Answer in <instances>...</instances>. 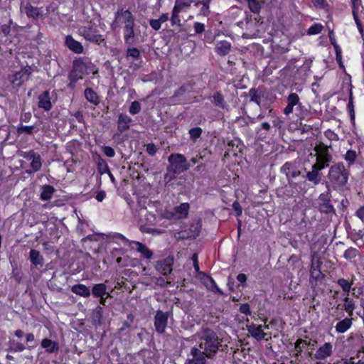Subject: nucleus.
Masks as SVG:
<instances>
[{
  "label": "nucleus",
  "mask_w": 364,
  "mask_h": 364,
  "mask_svg": "<svg viewBox=\"0 0 364 364\" xmlns=\"http://www.w3.org/2000/svg\"><path fill=\"white\" fill-rule=\"evenodd\" d=\"M95 257H91L87 252V257L89 262L92 264L93 272L107 271L109 268L117 269V267H127L129 264V257L122 256L124 252H94Z\"/></svg>",
  "instance_id": "f257e3e1"
},
{
  "label": "nucleus",
  "mask_w": 364,
  "mask_h": 364,
  "mask_svg": "<svg viewBox=\"0 0 364 364\" xmlns=\"http://www.w3.org/2000/svg\"><path fill=\"white\" fill-rule=\"evenodd\" d=\"M119 22L123 25V38L127 45L136 43L138 29L136 28V18L129 9H119L114 13V22Z\"/></svg>",
  "instance_id": "f03ea898"
},
{
  "label": "nucleus",
  "mask_w": 364,
  "mask_h": 364,
  "mask_svg": "<svg viewBox=\"0 0 364 364\" xmlns=\"http://www.w3.org/2000/svg\"><path fill=\"white\" fill-rule=\"evenodd\" d=\"M222 339L210 328H203L197 347L206 354L208 359L214 358L222 346Z\"/></svg>",
  "instance_id": "7ed1b4c3"
},
{
  "label": "nucleus",
  "mask_w": 364,
  "mask_h": 364,
  "mask_svg": "<svg viewBox=\"0 0 364 364\" xmlns=\"http://www.w3.org/2000/svg\"><path fill=\"white\" fill-rule=\"evenodd\" d=\"M349 176V169L342 162H338L330 167L328 178L332 186L337 189L346 185Z\"/></svg>",
  "instance_id": "20e7f679"
},
{
  "label": "nucleus",
  "mask_w": 364,
  "mask_h": 364,
  "mask_svg": "<svg viewBox=\"0 0 364 364\" xmlns=\"http://www.w3.org/2000/svg\"><path fill=\"white\" fill-rule=\"evenodd\" d=\"M168 162L170 165L167 167L166 178L169 176L170 180L175 178L177 174L187 171L191 167L186 158L181 154H171L168 157Z\"/></svg>",
  "instance_id": "39448f33"
},
{
  "label": "nucleus",
  "mask_w": 364,
  "mask_h": 364,
  "mask_svg": "<svg viewBox=\"0 0 364 364\" xmlns=\"http://www.w3.org/2000/svg\"><path fill=\"white\" fill-rule=\"evenodd\" d=\"M311 264L310 268L309 283L311 287L315 289L319 283H321L324 279V274L321 272V267L322 261L318 255L319 252H312Z\"/></svg>",
  "instance_id": "423d86ee"
},
{
  "label": "nucleus",
  "mask_w": 364,
  "mask_h": 364,
  "mask_svg": "<svg viewBox=\"0 0 364 364\" xmlns=\"http://www.w3.org/2000/svg\"><path fill=\"white\" fill-rule=\"evenodd\" d=\"M31 75V68L25 67L18 71H16L8 75V80L11 83L12 87L18 90L24 83L28 80Z\"/></svg>",
  "instance_id": "0eeeda50"
},
{
  "label": "nucleus",
  "mask_w": 364,
  "mask_h": 364,
  "mask_svg": "<svg viewBox=\"0 0 364 364\" xmlns=\"http://www.w3.org/2000/svg\"><path fill=\"white\" fill-rule=\"evenodd\" d=\"M78 32L86 41L92 43L100 45L102 42L105 41L97 28L91 23H89L87 26L80 27Z\"/></svg>",
  "instance_id": "6e6552de"
},
{
  "label": "nucleus",
  "mask_w": 364,
  "mask_h": 364,
  "mask_svg": "<svg viewBox=\"0 0 364 364\" xmlns=\"http://www.w3.org/2000/svg\"><path fill=\"white\" fill-rule=\"evenodd\" d=\"M316 151V162L314 164L322 168H325L329 166V163L332 161L333 156L329 152L328 147L320 143L314 147Z\"/></svg>",
  "instance_id": "1a4fd4ad"
},
{
  "label": "nucleus",
  "mask_w": 364,
  "mask_h": 364,
  "mask_svg": "<svg viewBox=\"0 0 364 364\" xmlns=\"http://www.w3.org/2000/svg\"><path fill=\"white\" fill-rule=\"evenodd\" d=\"M201 228V220L200 218H195L192 220L188 229L178 233V238L183 240L196 238L199 235Z\"/></svg>",
  "instance_id": "9d476101"
},
{
  "label": "nucleus",
  "mask_w": 364,
  "mask_h": 364,
  "mask_svg": "<svg viewBox=\"0 0 364 364\" xmlns=\"http://www.w3.org/2000/svg\"><path fill=\"white\" fill-rule=\"evenodd\" d=\"M281 172L286 175L288 183L291 187H296V183L293 181L294 178L301 176V171L296 167V166L291 162H286L281 167Z\"/></svg>",
  "instance_id": "9b49d317"
},
{
  "label": "nucleus",
  "mask_w": 364,
  "mask_h": 364,
  "mask_svg": "<svg viewBox=\"0 0 364 364\" xmlns=\"http://www.w3.org/2000/svg\"><path fill=\"white\" fill-rule=\"evenodd\" d=\"M185 364H206L208 357L197 346L191 348Z\"/></svg>",
  "instance_id": "f8f14e48"
},
{
  "label": "nucleus",
  "mask_w": 364,
  "mask_h": 364,
  "mask_svg": "<svg viewBox=\"0 0 364 364\" xmlns=\"http://www.w3.org/2000/svg\"><path fill=\"white\" fill-rule=\"evenodd\" d=\"M113 240H116L115 242L122 245L124 248L129 247L132 250H149L142 243L134 240H129L121 234L114 235Z\"/></svg>",
  "instance_id": "ddd939ff"
},
{
  "label": "nucleus",
  "mask_w": 364,
  "mask_h": 364,
  "mask_svg": "<svg viewBox=\"0 0 364 364\" xmlns=\"http://www.w3.org/2000/svg\"><path fill=\"white\" fill-rule=\"evenodd\" d=\"M168 313L157 310L154 316V328L158 333H164L168 324Z\"/></svg>",
  "instance_id": "4468645a"
},
{
  "label": "nucleus",
  "mask_w": 364,
  "mask_h": 364,
  "mask_svg": "<svg viewBox=\"0 0 364 364\" xmlns=\"http://www.w3.org/2000/svg\"><path fill=\"white\" fill-rule=\"evenodd\" d=\"M173 257L168 256L162 260L156 262V269L164 276L170 274L173 270Z\"/></svg>",
  "instance_id": "2eb2a0df"
},
{
  "label": "nucleus",
  "mask_w": 364,
  "mask_h": 364,
  "mask_svg": "<svg viewBox=\"0 0 364 364\" xmlns=\"http://www.w3.org/2000/svg\"><path fill=\"white\" fill-rule=\"evenodd\" d=\"M191 87L188 85L181 86L171 97L170 100L174 104H186L187 99L184 97L186 92H190Z\"/></svg>",
  "instance_id": "dca6fc26"
},
{
  "label": "nucleus",
  "mask_w": 364,
  "mask_h": 364,
  "mask_svg": "<svg viewBox=\"0 0 364 364\" xmlns=\"http://www.w3.org/2000/svg\"><path fill=\"white\" fill-rule=\"evenodd\" d=\"M323 169L318 165H312L311 170L306 173V178L312 183L314 186H317L321 181L322 173L321 171Z\"/></svg>",
  "instance_id": "f3484780"
},
{
  "label": "nucleus",
  "mask_w": 364,
  "mask_h": 364,
  "mask_svg": "<svg viewBox=\"0 0 364 364\" xmlns=\"http://www.w3.org/2000/svg\"><path fill=\"white\" fill-rule=\"evenodd\" d=\"M332 353V344L329 342H326L317 349L314 355V358L316 360H325L330 357Z\"/></svg>",
  "instance_id": "a211bd4d"
},
{
  "label": "nucleus",
  "mask_w": 364,
  "mask_h": 364,
  "mask_svg": "<svg viewBox=\"0 0 364 364\" xmlns=\"http://www.w3.org/2000/svg\"><path fill=\"white\" fill-rule=\"evenodd\" d=\"M287 105L284 109V113L286 115H289L293 112L294 107H296V109H301V103L299 101V97L296 93H291L287 97Z\"/></svg>",
  "instance_id": "6ab92c4d"
},
{
  "label": "nucleus",
  "mask_w": 364,
  "mask_h": 364,
  "mask_svg": "<svg viewBox=\"0 0 364 364\" xmlns=\"http://www.w3.org/2000/svg\"><path fill=\"white\" fill-rule=\"evenodd\" d=\"M190 205L188 203H181L176 206L171 212V216L174 219H183L188 216Z\"/></svg>",
  "instance_id": "aec40b11"
},
{
  "label": "nucleus",
  "mask_w": 364,
  "mask_h": 364,
  "mask_svg": "<svg viewBox=\"0 0 364 364\" xmlns=\"http://www.w3.org/2000/svg\"><path fill=\"white\" fill-rule=\"evenodd\" d=\"M247 329L249 333L257 341H260L262 339H265L267 334L264 332L261 325L252 323L247 326Z\"/></svg>",
  "instance_id": "412c9836"
},
{
  "label": "nucleus",
  "mask_w": 364,
  "mask_h": 364,
  "mask_svg": "<svg viewBox=\"0 0 364 364\" xmlns=\"http://www.w3.org/2000/svg\"><path fill=\"white\" fill-rule=\"evenodd\" d=\"M210 100L213 105L223 109H228V105L225 100V97L220 91L215 92Z\"/></svg>",
  "instance_id": "4be33fe9"
},
{
  "label": "nucleus",
  "mask_w": 364,
  "mask_h": 364,
  "mask_svg": "<svg viewBox=\"0 0 364 364\" xmlns=\"http://www.w3.org/2000/svg\"><path fill=\"white\" fill-rule=\"evenodd\" d=\"M41 346L48 353H56L58 352L60 346L57 341L49 338H43L41 341Z\"/></svg>",
  "instance_id": "5701e85b"
},
{
  "label": "nucleus",
  "mask_w": 364,
  "mask_h": 364,
  "mask_svg": "<svg viewBox=\"0 0 364 364\" xmlns=\"http://www.w3.org/2000/svg\"><path fill=\"white\" fill-rule=\"evenodd\" d=\"M353 318L352 317L348 316L339 321L335 326L336 331L338 333H346L351 328L353 325Z\"/></svg>",
  "instance_id": "b1692460"
},
{
  "label": "nucleus",
  "mask_w": 364,
  "mask_h": 364,
  "mask_svg": "<svg viewBox=\"0 0 364 364\" xmlns=\"http://www.w3.org/2000/svg\"><path fill=\"white\" fill-rule=\"evenodd\" d=\"M132 122L130 117L124 114H119L117 120V129L122 133L129 129V124Z\"/></svg>",
  "instance_id": "393cba45"
},
{
  "label": "nucleus",
  "mask_w": 364,
  "mask_h": 364,
  "mask_svg": "<svg viewBox=\"0 0 364 364\" xmlns=\"http://www.w3.org/2000/svg\"><path fill=\"white\" fill-rule=\"evenodd\" d=\"M38 107L45 111H49L52 108V104L50 99V93L45 91L38 96Z\"/></svg>",
  "instance_id": "a878e982"
},
{
  "label": "nucleus",
  "mask_w": 364,
  "mask_h": 364,
  "mask_svg": "<svg viewBox=\"0 0 364 364\" xmlns=\"http://www.w3.org/2000/svg\"><path fill=\"white\" fill-rule=\"evenodd\" d=\"M65 45L70 50L75 53H82L83 52V46L82 44L75 41L71 36H66Z\"/></svg>",
  "instance_id": "bb28decb"
},
{
  "label": "nucleus",
  "mask_w": 364,
  "mask_h": 364,
  "mask_svg": "<svg viewBox=\"0 0 364 364\" xmlns=\"http://www.w3.org/2000/svg\"><path fill=\"white\" fill-rule=\"evenodd\" d=\"M24 12L29 17L33 19H38L43 16V10L27 4L23 8Z\"/></svg>",
  "instance_id": "cd10ccee"
},
{
  "label": "nucleus",
  "mask_w": 364,
  "mask_h": 364,
  "mask_svg": "<svg viewBox=\"0 0 364 364\" xmlns=\"http://www.w3.org/2000/svg\"><path fill=\"white\" fill-rule=\"evenodd\" d=\"M92 293L95 297L101 298V304H105L103 296L107 294V287L103 283L95 284L92 289Z\"/></svg>",
  "instance_id": "c85d7f7f"
},
{
  "label": "nucleus",
  "mask_w": 364,
  "mask_h": 364,
  "mask_svg": "<svg viewBox=\"0 0 364 364\" xmlns=\"http://www.w3.org/2000/svg\"><path fill=\"white\" fill-rule=\"evenodd\" d=\"M200 274L203 275V277L201 278V279L203 280V282L207 287V288H208L209 289H210L211 291H213L214 292H221V291L218 288L215 281L213 279V278L211 276H210L204 272H200Z\"/></svg>",
  "instance_id": "c756f323"
},
{
  "label": "nucleus",
  "mask_w": 364,
  "mask_h": 364,
  "mask_svg": "<svg viewBox=\"0 0 364 364\" xmlns=\"http://www.w3.org/2000/svg\"><path fill=\"white\" fill-rule=\"evenodd\" d=\"M84 95L85 99L91 104L94 105H98L100 104V97L92 88L87 87L84 91Z\"/></svg>",
  "instance_id": "7c9ffc66"
},
{
  "label": "nucleus",
  "mask_w": 364,
  "mask_h": 364,
  "mask_svg": "<svg viewBox=\"0 0 364 364\" xmlns=\"http://www.w3.org/2000/svg\"><path fill=\"white\" fill-rule=\"evenodd\" d=\"M30 260L31 264L36 269H40L43 267L44 260L40 252H30Z\"/></svg>",
  "instance_id": "2f4dec72"
},
{
  "label": "nucleus",
  "mask_w": 364,
  "mask_h": 364,
  "mask_svg": "<svg viewBox=\"0 0 364 364\" xmlns=\"http://www.w3.org/2000/svg\"><path fill=\"white\" fill-rule=\"evenodd\" d=\"M71 291L73 293L83 296V297H89L90 296V290L82 284H75L71 287Z\"/></svg>",
  "instance_id": "473e14b6"
},
{
  "label": "nucleus",
  "mask_w": 364,
  "mask_h": 364,
  "mask_svg": "<svg viewBox=\"0 0 364 364\" xmlns=\"http://www.w3.org/2000/svg\"><path fill=\"white\" fill-rule=\"evenodd\" d=\"M139 220L142 223L152 224L155 220L154 214L148 213L145 208H141L139 212Z\"/></svg>",
  "instance_id": "72a5a7b5"
},
{
  "label": "nucleus",
  "mask_w": 364,
  "mask_h": 364,
  "mask_svg": "<svg viewBox=\"0 0 364 364\" xmlns=\"http://www.w3.org/2000/svg\"><path fill=\"white\" fill-rule=\"evenodd\" d=\"M248 95L251 102H255L259 107L261 106V98L263 96L262 90L252 87L249 90Z\"/></svg>",
  "instance_id": "f704fd0d"
},
{
  "label": "nucleus",
  "mask_w": 364,
  "mask_h": 364,
  "mask_svg": "<svg viewBox=\"0 0 364 364\" xmlns=\"http://www.w3.org/2000/svg\"><path fill=\"white\" fill-rule=\"evenodd\" d=\"M344 304H343V309L347 313L348 316L349 317H352L353 316V311L355 309V301L348 297V295H347L344 299Z\"/></svg>",
  "instance_id": "c9c22d12"
},
{
  "label": "nucleus",
  "mask_w": 364,
  "mask_h": 364,
  "mask_svg": "<svg viewBox=\"0 0 364 364\" xmlns=\"http://www.w3.org/2000/svg\"><path fill=\"white\" fill-rule=\"evenodd\" d=\"M211 0H199L195 2L194 6H198L201 5V8L199 11V14L203 15L204 16H208L210 13V3Z\"/></svg>",
  "instance_id": "e433bc0d"
},
{
  "label": "nucleus",
  "mask_w": 364,
  "mask_h": 364,
  "mask_svg": "<svg viewBox=\"0 0 364 364\" xmlns=\"http://www.w3.org/2000/svg\"><path fill=\"white\" fill-rule=\"evenodd\" d=\"M55 191V188L50 185H45L42 187L40 198L42 200H50Z\"/></svg>",
  "instance_id": "4c0bfd02"
},
{
  "label": "nucleus",
  "mask_w": 364,
  "mask_h": 364,
  "mask_svg": "<svg viewBox=\"0 0 364 364\" xmlns=\"http://www.w3.org/2000/svg\"><path fill=\"white\" fill-rule=\"evenodd\" d=\"M355 278L354 275H352V279L350 282L344 279L340 278L337 280V284L342 290L348 295L350 290L351 289L352 285L353 284V279Z\"/></svg>",
  "instance_id": "58836bf2"
},
{
  "label": "nucleus",
  "mask_w": 364,
  "mask_h": 364,
  "mask_svg": "<svg viewBox=\"0 0 364 364\" xmlns=\"http://www.w3.org/2000/svg\"><path fill=\"white\" fill-rule=\"evenodd\" d=\"M230 43L226 41H222L217 43L216 50L220 55H227L230 50Z\"/></svg>",
  "instance_id": "ea45409f"
},
{
  "label": "nucleus",
  "mask_w": 364,
  "mask_h": 364,
  "mask_svg": "<svg viewBox=\"0 0 364 364\" xmlns=\"http://www.w3.org/2000/svg\"><path fill=\"white\" fill-rule=\"evenodd\" d=\"M97 168L101 174L107 173L109 176H112V173L109 171V166L105 159H103L100 155L97 156Z\"/></svg>",
  "instance_id": "a19ab883"
},
{
  "label": "nucleus",
  "mask_w": 364,
  "mask_h": 364,
  "mask_svg": "<svg viewBox=\"0 0 364 364\" xmlns=\"http://www.w3.org/2000/svg\"><path fill=\"white\" fill-rule=\"evenodd\" d=\"M196 0H176L174 6L181 11L190 8L192 4H195Z\"/></svg>",
  "instance_id": "79ce46f5"
},
{
  "label": "nucleus",
  "mask_w": 364,
  "mask_h": 364,
  "mask_svg": "<svg viewBox=\"0 0 364 364\" xmlns=\"http://www.w3.org/2000/svg\"><path fill=\"white\" fill-rule=\"evenodd\" d=\"M86 68L85 63L81 60H75L73 62V70L79 75H82L83 76L85 73V70Z\"/></svg>",
  "instance_id": "37998d69"
},
{
  "label": "nucleus",
  "mask_w": 364,
  "mask_h": 364,
  "mask_svg": "<svg viewBox=\"0 0 364 364\" xmlns=\"http://www.w3.org/2000/svg\"><path fill=\"white\" fill-rule=\"evenodd\" d=\"M357 158V153L354 150H348L346 151L344 159L348 163V168H349L352 164H354L355 159Z\"/></svg>",
  "instance_id": "c03bdc74"
},
{
  "label": "nucleus",
  "mask_w": 364,
  "mask_h": 364,
  "mask_svg": "<svg viewBox=\"0 0 364 364\" xmlns=\"http://www.w3.org/2000/svg\"><path fill=\"white\" fill-rule=\"evenodd\" d=\"M38 129L36 128L34 125L33 126H20L17 129V133L18 134H32L33 132H38Z\"/></svg>",
  "instance_id": "a18cd8bd"
},
{
  "label": "nucleus",
  "mask_w": 364,
  "mask_h": 364,
  "mask_svg": "<svg viewBox=\"0 0 364 364\" xmlns=\"http://www.w3.org/2000/svg\"><path fill=\"white\" fill-rule=\"evenodd\" d=\"M10 350L11 352L14 353H18V352H23L25 349H26V346L20 343L16 342L15 341H10Z\"/></svg>",
  "instance_id": "49530a36"
},
{
  "label": "nucleus",
  "mask_w": 364,
  "mask_h": 364,
  "mask_svg": "<svg viewBox=\"0 0 364 364\" xmlns=\"http://www.w3.org/2000/svg\"><path fill=\"white\" fill-rule=\"evenodd\" d=\"M319 210L321 213H330L334 211L333 205L330 203V200H323L322 203L319 205Z\"/></svg>",
  "instance_id": "de8ad7c7"
},
{
  "label": "nucleus",
  "mask_w": 364,
  "mask_h": 364,
  "mask_svg": "<svg viewBox=\"0 0 364 364\" xmlns=\"http://www.w3.org/2000/svg\"><path fill=\"white\" fill-rule=\"evenodd\" d=\"M248 3L250 11L258 14L261 9V5L258 0H245Z\"/></svg>",
  "instance_id": "09e8293b"
},
{
  "label": "nucleus",
  "mask_w": 364,
  "mask_h": 364,
  "mask_svg": "<svg viewBox=\"0 0 364 364\" xmlns=\"http://www.w3.org/2000/svg\"><path fill=\"white\" fill-rule=\"evenodd\" d=\"M42 166L41 158L39 154H38L35 159L31 160V167L33 172L38 171Z\"/></svg>",
  "instance_id": "8fccbe9b"
},
{
  "label": "nucleus",
  "mask_w": 364,
  "mask_h": 364,
  "mask_svg": "<svg viewBox=\"0 0 364 364\" xmlns=\"http://www.w3.org/2000/svg\"><path fill=\"white\" fill-rule=\"evenodd\" d=\"M304 339L302 338H298L296 341L294 343V348L296 350V353L294 356L296 358H298L303 353V346H301V343H304Z\"/></svg>",
  "instance_id": "3c124183"
},
{
  "label": "nucleus",
  "mask_w": 364,
  "mask_h": 364,
  "mask_svg": "<svg viewBox=\"0 0 364 364\" xmlns=\"http://www.w3.org/2000/svg\"><path fill=\"white\" fill-rule=\"evenodd\" d=\"M323 26L320 23H315L311 26L307 31L309 35H316L318 34L322 31Z\"/></svg>",
  "instance_id": "603ef678"
},
{
  "label": "nucleus",
  "mask_w": 364,
  "mask_h": 364,
  "mask_svg": "<svg viewBox=\"0 0 364 364\" xmlns=\"http://www.w3.org/2000/svg\"><path fill=\"white\" fill-rule=\"evenodd\" d=\"M182 12L175 6L173 7L172 10V15L171 18V21L172 24H180L181 20L179 18V13Z\"/></svg>",
  "instance_id": "864d4df0"
},
{
  "label": "nucleus",
  "mask_w": 364,
  "mask_h": 364,
  "mask_svg": "<svg viewBox=\"0 0 364 364\" xmlns=\"http://www.w3.org/2000/svg\"><path fill=\"white\" fill-rule=\"evenodd\" d=\"M202 129L200 127H194L189 130L190 137L192 140L196 141L202 134Z\"/></svg>",
  "instance_id": "5fc2aeb1"
},
{
  "label": "nucleus",
  "mask_w": 364,
  "mask_h": 364,
  "mask_svg": "<svg viewBox=\"0 0 364 364\" xmlns=\"http://www.w3.org/2000/svg\"><path fill=\"white\" fill-rule=\"evenodd\" d=\"M141 104L138 101H134L129 107V112L130 114L134 115L138 114L141 111Z\"/></svg>",
  "instance_id": "6e6d98bb"
},
{
  "label": "nucleus",
  "mask_w": 364,
  "mask_h": 364,
  "mask_svg": "<svg viewBox=\"0 0 364 364\" xmlns=\"http://www.w3.org/2000/svg\"><path fill=\"white\" fill-rule=\"evenodd\" d=\"M351 3L353 16V17H355V15H358L360 7L363 9L361 0H351Z\"/></svg>",
  "instance_id": "4d7b16f0"
},
{
  "label": "nucleus",
  "mask_w": 364,
  "mask_h": 364,
  "mask_svg": "<svg viewBox=\"0 0 364 364\" xmlns=\"http://www.w3.org/2000/svg\"><path fill=\"white\" fill-rule=\"evenodd\" d=\"M237 282H239V286L241 287L242 289H245L247 287V277L245 274L240 273L237 274L236 277Z\"/></svg>",
  "instance_id": "13d9d810"
},
{
  "label": "nucleus",
  "mask_w": 364,
  "mask_h": 364,
  "mask_svg": "<svg viewBox=\"0 0 364 364\" xmlns=\"http://www.w3.org/2000/svg\"><path fill=\"white\" fill-rule=\"evenodd\" d=\"M127 58L130 57L134 59H138L140 57V52L136 48H129L127 50Z\"/></svg>",
  "instance_id": "bf43d9fd"
},
{
  "label": "nucleus",
  "mask_w": 364,
  "mask_h": 364,
  "mask_svg": "<svg viewBox=\"0 0 364 364\" xmlns=\"http://www.w3.org/2000/svg\"><path fill=\"white\" fill-rule=\"evenodd\" d=\"M239 311L240 313H242L246 316H250L252 314L250 306L248 303L242 304L240 306Z\"/></svg>",
  "instance_id": "052dcab7"
},
{
  "label": "nucleus",
  "mask_w": 364,
  "mask_h": 364,
  "mask_svg": "<svg viewBox=\"0 0 364 364\" xmlns=\"http://www.w3.org/2000/svg\"><path fill=\"white\" fill-rule=\"evenodd\" d=\"M82 75H79L78 73H76L73 70H72L68 75V79H69L70 82L73 84H75L76 82L79 79H82Z\"/></svg>",
  "instance_id": "680f3d73"
},
{
  "label": "nucleus",
  "mask_w": 364,
  "mask_h": 364,
  "mask_svg": "<svg viewBox=\"0 0 364 364\" xmlns=\"http://www.w3.org/2000/svg\"><path fill=\"white\" fill-rule=\"evenodd\" d=\"M102 151L105 156L109 158L114 157L115 155V151L114 149L109 146H104L102 147Z\"/></svg>",
  "instance_id": "e2e57ef3"
},
{
  "label": "nucleus",
  "mask_w": 364,
  "mask_h": 364,
  "mask_svg": "<svg viewBox=\"0 0 364 364\" xmlns=\"http://www.w3.org/2000/svg\"><path fill=\"white\" fill-rule=\"evenodd\" d=\"M26 341L28 343V346H26V348H33L35 347V345L30 346V343H35V336L33 333H28L26 334Z\"/></svg>",
  "instance_id": "0e129e2a"
},
{
  "label": "nucleus",
  "mask_w": 364,
  "mask_h": 364,
  "mask_svg": "<svg viewBox=\"0 0 364 364\" xmlns=\"http://www.w3.org/2000/svg\"><path fill=\"white\" fill-rule=\"evenodd\" d=\"M193 28L196 33L197 34H200L205 31L204 24L199 22H195Z\"/></svg>",
  "instance_id": "69168bd1"
},
{
  "label": "nucleus",
  "mask_w": 364,
  "mask_h": 364,
  "mask_svg": "<svg viewBox=\"0 0 364 364\" xmlns=\"http://www.w3.org/2000/svg\"><path fill=\"white\" fill-rule=\"evenodd\" d=\"M149 24L154 30L159 31L161 28L162 23L158 19H151L149 21Z\"/></svg>",
  "instance_id": "338daca9"
},
{
  "label": "nucleus",
  "mask_w": 364,
  "mask_h": 364,
  "mask_svg": "<svg viewBox=\"0 0 364 364\" xmlns=\"http://www.w3.org/2000/svg\"><path fill=\"white\" fill-rule=\"evenodd\" d=\"M12 277L17 282H20L22 279V273L20 270L16 269H14L12 272Z\"/></svg>",
  "instance_id": "774afa93"
}]
</instances>
